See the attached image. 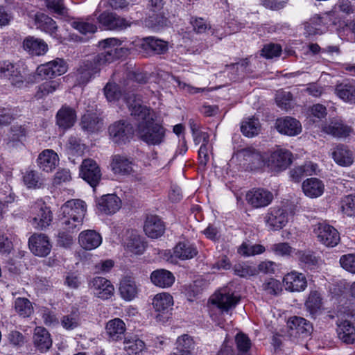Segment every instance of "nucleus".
<instances>
[{
	"mask_svg": "<svg viewBox=\"0 0 355 355\" xmlns=\"http://www.w3.org/2000/svg\"><path fill=\"white\" fill-rule=\"evenodd\" d=\"M66 148L68 153L72 155H81L85 149L84 146L80 144V139L75 136L69 138Z\"/></svg>",
	"mask_w": 355,
	"mask_h": 355,
	"instance_id": "nucleus-55",
	"label": "nucleus"
},
{
	"mask_svg": "<svg viewBox=\"0 0 355 355\" xmlns=\"http://www.w3.org/2000/svg\"><path fill=\"white\" fill-rule=\"evenodd\" d=\"M22 46L25 51L33 56L43 55L49 50L48 44L43 40L33 36L26 37L23 41Z\"/></svg>",
	"mask_w": 355,
	"mask_h": 355,
	"instance_id": "nucleus-21",
	"label": "nucleus"
},
{
	"mask_svg": "<svg viewBox=\"0 0 355 355\" xmlns=\"http://www.w3.org/2000/svg\"><path fill=\"white\" fill-rule=\"evenodd\" d=\"M275 99L277 105L282 109L288 110L291 108L292 95L290 92L284 91L278 92Z\"/></svg>",
	"mask_w": 355,
	"mask_h": 355,
	"instance_id": "nucleus-62",
	"label": "nucleus"
},
{
	"mask_svg": "<svg viewBox=\"0 0 355 355\" xmlns=\"http://www.w3.org/2000/svg\"><path fill=\"white\" fill-rule=\"evenodd\" d=\"M342 213L348 216H355V195L349 194L343 197L340 202Z\"/></svg>",
	"mask_w": 355,
	"mask_h": 355,
	"instance_id": "nucleus-52",
	"label": "nucleus"
},
{
	"mask_svg": "<svg viewBox=\"0 0 355 355\" xmlns=\"http://www.w3.org/2000/svg\"><path fill=\"white\" fill-rule=\"evenodd\" d=\"M99 23L107 30H120L129 26L125 19L116 14L104 12L98 17Z\"/></svg>",
	"mask_w": 355,
	"mask_h": 355,
	"instance_id": "nucleus-23",
	"label": "nucleus"
},
{
	"mask_svg": "<svg viewBox=\"0 0 355 355\" xmlns=\"http://www.w3.org/2000/svg\"><path fill=\"white\" fill-rule=\"evenodd\" d=\"M283 286L290 293H301L308 286L306 275L296 270H292L284 275L282 279Z\"/></svg>",
	"mask_w": 355,
	"mask_h": 355,
	"instance_id": "nucleus-12",
	"label": "nucleus"
},
{
	"mask_svg": "<svg viewBox=\"0 0 355 355\" xmlns=\"http://www.w3.org/2000/svg\"><path fill=\"white\" fill-rule=\"evenodd\" d=\"M288 221V214L284 209H271L268 216V225L274 230L282 229Z\"/></svg>",
	"mask_w": 355,
	"mask_h": 355,
	"instance_id": "nucleus-36",
	"label": "nucleus"
},
{
	"mask_svg": "<svg viewBox=\"0 0 355 355\" xmlns=\"http://www.w3.org/2000/svg\"><path fill=\"white\" fill-rule=\"evenodd\" d=\"M261 130L259 120L254 117L243 120L241 125V131L248 137H253L257 135Z\"/></svg>",
	"mask_w": 355,
	"mask_h": 355,
	"instance_id": "nucleus-46",
	"label": "nucleus"
},
{
	"mask_svg": "<svg viewBox=\"0 0 355 355\" xmlns=\"http://www.w3.org/2000/svg\"><path fill=\"white\" fill-rule=\"evenodd\" d=\"M339 263L346 271L355 274V254H347L340 257Z\"/></svg>",
	"mask_w": 355,
	"mask_h": 355,
	"instance_id": "nucleus-59",
	"label": "nucleus"
},
{
	"mask_svg": "<svg viewBox=\"0 0 355 355\" xmlns=\"http://www.w3.org/2000/svg\"><path fill=\"white\" fill-rule=\"evenodd\" d=\"M304 306L313 317L320 313L323 306V298L320 291L316 289L311 290L305 301Z\"/></svg>",
	"mask_w": 355,
	"mask_h": 355,
	"instance_id": "nucleus-35",
	"label": "nucleus"
},
{
	"mask_svg": "<svg viewBox=\"0 0 355 355\" xmlns=\"http://www.w3.org/2000/svg\"><path fill=\"white\" fill-rule=\"evenodd\" d=\"M198 254L196 248L189 242H179L173 248V255L181 260L191 259Z\"/></svg>",
	"mask_w": 355,
	"mask_h": 355,
	"instance_id": "nucleus-38",
	"label": "nucleus"
},
{
	"mask_svg": "<svg viewBox=\"0 0 355 355\" xmlns=\"http://www.w3.org/2000/svg\"><path fill=\"white\" fill-rule=\"evenodd\" d=\"M150 280L156 286L160 288L171 287L174 282L173 274L165 269H157L150 274Z\"/></svg>",
	"mask_w": 355,
	"mask_h": 355,
	"instance_id": "nucleus-34",
	"label": "nucleus"
},
{
	"mask_svg": "<svg viewBox=\"0 0 355 355\" xmlns=\"http://www.w3.org/2000/svg\"><path fill=\"white\" fill-rule=\"evenodd\" d=\"M173 304V297L167 293L157 294L153 300V306L157 312L167 311Z\"/></svg>",
	"mask_w": 355,
	"mask_h": 355,
	"instance_id": "nucleus-45",
	"label": "nucleus"
},
{
	"mask_svg": "<svg viewBox=\"0 0 355 355\" xmlns=\"http://www.w3.org/2000/svg\"><path fill=\"white\" fill-rule=\"evenodd\" d=\"M80 125L83 130L94 132L102 128L103 121L94 114H86L82 117Z\"/></svg>",
	"mask_w": 355,
	"mask_h": 355,
	"instance_id": "nucleus-43",
	"label": "nucleus"
},
{
	"mask_svg": "<svg viewBox=\"0 0 355 355\" xmlns=\"http://www.w3.org/2000/svg\"><path fill=\"white\" fill-rule=\"evenodd\" d=\"M276 128L281 134L288 136H295L302 132V125L300 121L291 117L277 119Z\"/></svg>",
	"mask_w": 355,
	"mask_h": 355,
	"instance_id": "nucleus-24",
	"label": "nucleus"
},
{
	"mask_svg": "<svg viewBox=\"0 0 355 355\" xmlns=\"http://www.w3.org/2000/svg\"><path fill=\"white\" fill-rule=\"evenodd\" d=\"M322 130L336 138H346L352 132L351 128L345 125L340 119H334L331 121L329 124L323 125Z\"/></svg>",
	"mask_w": 355,
	"mask_h": 355,
	"instance_id": "nucleus-26",
	"label": "nucleus"
},
{
	"mask_svg": "<svg viewBox=\"0 0 355 355\" xmlns=\"http://www.w3.org/2000/svg\"><path fill=\"white\" fill-rule=\"evenodd\" d=\"M139 292V288L134 278L124 277L119 284V293L123 299L126 301H131L135 299Z\"/></svg>",
	"mask_w": 355,
	"mask_h": 355,
	"instance_id": "nucleus-32",
	"label": "nucleus"
},
{
	"mask_svg": "<svg viewBox=\"0 0 355 355\" xmlns=\"http://www.w3.org/2000/svg\"><path fill=\"white\" fill-rule=\"evenodd\" d=\"M60 86V83L58 80L46 81L37 87L35 96L37 99L42 98L49 94L53 93Z\"/></svg>",
	"mask_w": 355,
	"mask_h": 355,
	"instance_id": "nucleus-53",
	"label": "nucleus"
},
{
	"mask_svg": "<svg viewBox=\"0 0 355 355\" xmlns=\"http://www.w3.org/2000/svg\"><path fill=\"white\" fill-rule=\"evenodd\" d=\"M35 24L37 28L49 34L53 37H57L58 26L51 17L44 13L37 14L35 15Z\"/></svg>",
	"mask_w": 355,
	"mask_h": 355,
	"instance_id": "nucleus-37",
	"label": "nucleus"
},
{
	"mask_svg": "<svg viewBox=\"0 0 355 355\" xmlns=\"http://www.w3.org/2000/svg\"><path fill=\"white\" fill-rule=\"evenodd\" d=\"M76 120V113L74 109L69 106H62L57 112L56 123L62 129L71 128Z\"/></svg>",
	"mask_w": 355,
	"mask_h": 355,
	"instance_id": "nucleus-29",
	"label": "nucleus"
},
{
	"mask_svg": "<svg viewBox=\"0 0 355 355\" xmlns=\"http://www.w3.org/2000/svg\"><path fill=\"white\" fill-rule=\"evenodd\" d=\"M96 205L101 212L105 214H113L121 208V200L115 194H107L98 199Z\"/></svg>",
	"mask_w": 355,
	"mask_h": 355,
	"instance_id": "nucleus-22",
	"label": "nucleus"
},
{
	"mask_svg": "<svg viewBox=\"0 0 355 355\" xmlns=\"http://www.w3.org/2000/svg\"><path fill=\"white\" fill-rule=\"evenodd\" d=\"M126 248L135 254H141L144 250V245L139 236L132 234L125 243Z\"/></svg>",
	"mask_w": 355,
	"mask_h": 355,
	"instance_id": "nucleus-56",
	"label": "nucleus"
},
{
	"mask_svg": "<svg viewBox=\"0 0 355 355\" xmlns=\"http://www.w3.org/2000/svg\"><path fill=\"white\" fill-rule=\"evenodd\" d=\"M78 241L84 249L91 250L100 245L102 242V238L94 230H86L79 234Z\"/></svg>",
	"mask_w": 355,
	"mask_h": 355,
	"instance_id": "nucleus-33",
	"label": "nucleus"
},
{
	"mask_svg": "<svg viewBox=\"0 0 355 355\" xmlns=\"http://www.w3.org/2000/svg\"><path fill=\"white\" fill-rule=\"evenodd\" d=\"M15 311L23 318H28L33 313V306L31 301L25 297H17L14 304Z\"/></svg>",
	"mask_w": 355,
	"mask_h": 355,
	"instance_id": "nucleus-49",
	"label": "nucleus"
},
{
	"mask_svg": "<svg viewBox=\"0 0 355 355\" xmlns=\"http://www.w3.org/2000/svg\"><path fill=\"white\" fill-rule=\"evenodd\" d=\"M33 343L40 352H45L52 345V340L49 331L44 327H37L34 330Z\"/></svg>",
	"mask_w": 355,
	"mask_h": 355,
	"instance_id": "nucleus-30",
	"label": "nucleus"
},
{
	"mask_svg": "<svg viewBox=\"0 0 355 355\" xmlns=\"http://www.w3.org/2000/svg\"><path fill=\"white\" fill-rule=\"evenodd\" d=\"M336 331L339 339L345 343H352L355 340V327L347 320L338 323Z\"/></svg>",
	"mask_w": 355,
	"mask_h": 355,
	"instance_id": "nucleus-40",
	"label": "nucleus"
},
{
	"mask_svg": "<svg viewBox=\"0 0 355 355\" xmlns=\"http://www.w3.org/2000/svg\"><path fill=\"white\" fill-rule=\"evenodd\" d=\"M313 232L318 241L327 248H334L340 241L339 232L334 226L326 223L316 224Z\"/></svg>",
	"mask_w": 355,
	"mask_h": 355,
	"instance_id": "nucleus-6",
	"label": "nucleus"
},
{
	"mask_svg": "<svg viewBox=\"0 0 355 355\" xmlns=\"http://www.w3.org/2000/svg\"><path fill=\"white\" fill-rule=\"evenodd\" d=\"M68 70V64L62 58L41 64L37 67V72L40 76L48 78H53L65 73Z\"/></svg>",
	"mask_w": 355,
	"mask_h": 355,
	"instance_id": "nucleus-17",
	"label": "nucleus"
},
{
	"mask_svg": "<svg viewBox=\"0 0 355 355\" xmlns=\"http://www.w3.org/2000/svg\"><path fill=\"white\" fill-rule=\"evenodd\" d=\"M235 340L239 350L238 355H249L248 351L251 347V341L248 336L239 333L236 336Z\"/></svg>",
	"mask_w": 355,
	"mask_h": 355,
	"instance_id": "nucleus-54",
	"label": "nucleus"
},
{
	"mask_svg": "<svg viewBox=\"0 0 355 355\" xmlns=\"http://www.w3.org/2000/svg\"><path fill=\"white\" fill-rule=\"evenodd\" d=\"M288 330L286 334L280 337H286L293 342H297L301 338L309 336L312 332L311 323L304 318L292 316L286 322Z\"/></svg>",
	"mask_w": 355,
	"mask_h": 355,
	"instance_id": "nucleus-5",
	"label": "nucleus"
},
{
	"mask_svg": "<svg viewBox=\"0 0 355 355\" xmlns=\"http://www.w3.org/2000/svg\"><path fill=\"white\" fill-rule=\"evenodd\" d=\"M175 350L178 353H185L187 354H192L191 352L195 347V343L193 338L187 335L184 334L179 336L176 340Z\"/></svg>",
	"mask_w": 355,
	"mask_h": 355,
	"instance_id": "nucleus-50",
	"label": "nucleus"
},
{
	"mask_svg": "<svg viewBox=\"0 0 355 355\" xmlns=\"http://www.w3.org/2000/svg\"><path fill=\"white\" fill-rule=\"evenodd\" d=\"M331 25H336V21L332 20L328 12H325L313 15L302 23V27L305 37H313L324 34L330 30Z\"/></svg>",
	"mask_w": 355,
	"mask_h": 355,
	"instance_id": "nucleus-3",
	"label": "nucleus"
},
{
	"mask_svg": "<svg viewBox=\"0 0 355 355\" xmlns=\"http://www.w3.org/2000/svg\"><path fill=\"white\" fill-rule=\"evenodd\" d=\"M104 94L110 102L115 101L121 97V92L117 85L108 83L104 88Z\"/></svg>",
	"mask_w": 355,
	"mask_h": 355,
	"instance_id": "nucleus-60",
	"label": "nucleus"
},
{
	"mask_svg": "<svg viewBox=\"0 0 355 355\" xmlns=\"http://www.w3.org/2000/svg\"><path fill=\"white\" fill-rule=\"evenodd\" d=\"M28 247L35 256L45 257L50 254L52 245L48 236L42 233H35L28 239Z\"/></svg>",
	"mask_w": 355,
	"mask_h": 355,
	"instance_id": "nucleus-13",
	"label": "nucleus"
},
{
	"mask_svg": "<svg viewBox=\"0 0 355 355\" xmlns=\"http://www.w3.org/2000/svg\"><path fill=\"white\" fill-rule=\"evenodd\" d=\"M80 176L92 187L95 188L101 179V171L98 164L92 159H85L80 167Z\"/></svg>",
	"mask_w": 355,
	"mask_h": 355,
	"instance_id": "nucleus-11",
	"label": "nucleus"
},
{
	"mask_svg": "<svg viewBox=\"0 0 355 355\" xmlns=\"http://www.w3.org/2000/svg\"><path fill=\"white\" fill-rule=\"evenodd\" d=\"M132 44L133 47L131 49L142 53L153 52L156 54H162L168 50L167 42L155 37L138 39L132 42Z\"/></svg>",
	"mask_w": 355,
	"mask_h": 355,
	"instance_id": "nucleus-8",
	"label": "nucleus"
},
{
	"mask_svg": "<svg viewBox=\"0 0 355 355\" xmlns=\"http://www.w3.org/2000/svg\"><path fill=\"white\" fill-rule=\"evenodd\" d=\"M130 114L138 121L137 135L141 140L148 145H159L165 139L166 129L153 119L151 110L141 105V101L135 94L125 98Z\"/></svg>",
	"mask_w": 355,
	"mask_h": 355,
	"instance_id": "nucleus-2",
	"label": "nucleus"
},
{
	"mask_svg": "<svg viewBox=\"0 0 355 355\" xmlns=\"http://www.w3.org/2000/svg\"><path fill=\"white\" fill-rule=\"evenodd\" d=\"M190 24L193 26L194 31L197 33H203L208 29L211 32L213 30L209 24L202 17H191L190 19Z\"/></svg>",
	"mask_w": 355,
	"mask_h": 355,
	"instance_id": "nucleus-61",
	"label": "nucleus"
},
{
	"mask_svg": "<svg viewBox=\"0 0 355 355\" xmlns=\"http://www.w3.org/2000/svg\"><path fill=\"white\" fill-rule=\"evenodd\" d=\"M94 294L102 300H107L114 294V286L107 279L101 277H94L89 283Z\"/></svg>",
	"mask_w": 355,
	"mask_h": 355,
	"instance_id": "nucleus-19",
	"label": "nucleus"
},
{
	"mask_svg": "<svg viewBox=\"0 0 355 355\" xmlns=\"http://www.w3.org/2000/svg\"><path fill=\"white\" fill-rule=\"evenodd\" d=\"M29 212L30 223L35 229L43 230L51 225L53 214L50 207L42 199L31 203Z\"/></svg>",
	"mask_w": 355,
	"mask_h": 355,
	"instance_id": "nucleus-4",
	"label": "nucleus"
},
{
	"mask_svg": "<svg viewBox=\"0 0 355 355\" xmlns=\"http://www.w3.org/2000/svg\"><path fill=\"white\" fill-rule=\"evenodd\" d=\"M112 171L115 174L130 175L133 172V162L125 156L114 155L110 164Z\"/></svg>",
	"mask_w": 355,
	"mask_h": 355,
	"instance_id": "nucleus-28",
	"label": "nucleus"
},
{
	"mask_svg": "<svg viewBox=\"0 0 355 355\" xmlns=\"http://www.w3.org/2000/svg\"><path fill=\"white\" fill-rule=\"evenodd\" d=\"M59 158L56 153L53 150H43L38 156L37 164L40 169L50 172L58 164Z\"/></svg>",
	"mask_w": 355,
	"mask_h": 355,
	"instance_id": "nucleus-31",
	"label": "nucleus"
},
{
	"mask_svg": "<svg viewBox=\"0 0 355 355\" xmlns=\"http://www.w3.org/2000/svg\"><path fill=\"white\" fill-rule=\"evenodd\" d=\"M123 344V349L129 355H142L146 349L145 343L137 336L125 337Z\"/></svg>",
	"mask_w": 355,
	"mask_h": 355,
	"instance_id": "nucleus-39",
	"label": "nucleus"
},
{
	"mask_svg": "<svg viewBox=\"0 0 355 355\" xmlns=\"http://www.w3.org/2000/svg\"><path fill=\"white\" fill-rule=\"evenodd\" d=\"M331 157L342 167H349L354 163V153L347 146L337 145L331 149Z\"/></svg>",
	"mask_w": 355,
	"mask_h": 355,
	"instance_id": "nucleus-20",
	"label": "nucleus"
},
{
	"mask_svg": "<svg viewBox=\"0 0 355 355\" xmlns=\"http://www.w3.org/2000/svg\"><path fill=\"white\" fill-rule=\"evenodd\" d=\"M144 230L148 237L157 239L164 234L165 225L158 216H150L145 220Z\"/></svg>",
	"mask_w": 355,
	"mask_h": 355,
	"instance_id": "nucleus-25",
	"label": "nucleus"
},
{
	"mask_svg": "<svg viewBox=\"0 0 355 355\" xmlns=\"http://www.w3.org/2000/svg\"><path fill=\"white\" fill-rule=\"evenodd\" d=\"M73 27L83 35L94 33L97 29L96 26L94 24L84 21H73Z\"/></svg>",
	"mask_w": 355,
	"mask_h": 355,
	"instance_id": "nucleus-63",
	"label": "nucleus"
},
{
	"mask_svg": "<svg viewBox=\"0 0 355 355\" xmlns=\"http://www.w3.org/2000/svg\"><path fill=\"white\" fill-rule=\"evenodd\" d=\"M244 159L248 162V168L254 172H263L266 166L264 153L252 147L242 150Z\"/></svg>",
	"mask_w": 355,
	"mask_h": 355,
	"instance_id": "nucleus-18",
	"label": "nucleus"
},
{
	"mask_svg": "<svg viewBox=\"0 0 355 355\" xmlns=\"http://www.w3.org/2000/svg\"><path fill=\"white\" fill-rule=\"evenodd\" d=\"M83 220L78 222L76 218L72 219L66 217L64 214H60L58 219V225L60 230L67 233H73L77 232L83 224Z\"/></svg>",
	"mask_w": 355,
	"mask_h": 355,
	"instance_id": "nucleus-48",
	"label": "nucleus"
},
{
	"mask_svg": "<svg viewBox=\"0 0 355 355\" xmlns=\"http://www.w3.org/2000/svg\"><path fill=\"white\" fill-rule=\"evenodd\" d=\"M49 10L58 15H64L66 13V8L62 0H45Z\"/></svg>",
	"mask_w": 355,
	"mask_h": 355,
	"instance_id": "nucleus-64",
	"label": "nucleus"
},
{
	"mask_svg": "<svg viewBox=\"0 0 355 355\" xmlns=\"http://www.w3.org/2000/svg\"><path fill=\"white\" fill-rule=\"evenodd\" d=\"M292 153L286 148L277 146L268 159V167L271 172L278 173L285 171L293 162Z\"/></svg>",
	"mask_w": 355,
	"mask_h": 355,
	"instance_id": "nucleus-7",
	"label": "nucleus"
},
{
	"mask_svg": "<svg viewBox=\"0 0 355 355\" xmlns=\"http://www.w3.org/2000/svg\"><path fill=\"white\" fill-rule=\"evenodd\" d=\"M339 12L347 15L355 12V6H354L349 0H338L332 7L331 10L328 11L333 21H335Z\"/></svg>",
	"mask_w": 355,
	"mask_h": 355,
	"instance_id": "nucleus-47",
	"label": "nucleus"
},
{
	"mask_svg": "<svg viewBox=\"0 0 355 355\" xmlns=\"http://www.w3.org/2000/svg\"><path fill=\"white\" fill-rule=\"evenodd\" d=\"M338 97L345 102L355 101V87L351 85H339L335 89Z\"/></svg>",
	"mask_w": 355,
	"mask_h": 355,
	"instance_id": "nucleus-51",
	"label": "nucleus"
},
{
	"mask_svg": "<svg viewBox=\"0 0 355 355\" xmlns=\"http://www.w3.org/2000/svg\"><path fill=\"white\" fill-rule=\"evenodd\" d=\"M212 304L217 306L222 311L228 312L234 309L239 302V298L227 288H223L216 292L211 299Z\"/></svg>",
	"mask_w": 355,
	"mask_h": 355,
	"instance_id": "nucleus-14",
	"label": "nucleus"
},
{
	"mask_svg": "<svg viewBox=\"0 0 355 355\" xmlns=\"http://www.w3.org/2000/svg\"><path fill=\"white\" fill-rule=\"evenodd\" d=\"M163 0H149L148 8L152 15L146 20V24L151 28L166 26L168 21L167 10Z\"/></svg>",
	"mask_w": 355,
	"mask_h": 355,
	"instance_id": "nucleus-9",
	"label": "nucleus"
},
{
	"mask_svg": "<svg viewBox=\"0 0 355 355\" xmlns=\"http://www.w3.org/2000/svg\"><path fill=\"white\" fill-rule=\"evenodd\" d=\"M87 211L85 202L80 199H72L67 201L60 207V214H64L66 217L75 219L77 221L83 220Z\"/></svg>",
	"mask_w": 355,
	"mask_h": 355,
	"instance_id": "nucleus-16",
	"label": "nucleus"
},
{
	"mask_svg": "<svg viewBox=\"0 0 355 355\" xmlns=\"http://www.w3.org/2000/svg\"><path fill=\"white\" fill-rule=\"evenodd\" d=\"M22 181L29 189H37L42 187L44 182L39 173L34 170H27L23 173Z\"/></svg>",
	"mask_w": 355,
	"mask_h": 355,
	"instance_id": "nucleus-44",
	"label": "nucleus"
},
{
	"mask_svg": "<svg viewBox=\"0 0 355 355\" xmlns=\"http://www.w3.org/2000/svg\"><path fill=\"white\" fill-rule=\"evenodd\" d=\"M62 327L67 330H72L80 324L79 315L76 312H73L62 317L61 320Z\"/></svg>",
	"mask_w": 355,
	"mask_h": 355,
	"instance_id": "nucleus-58",
	"label": "nucleus"
},
{
	"mask_svg": "<svg viewBox=\"0 0 355 355\" xmlns=\"http://www.w3.org/2000/svg\"><path fill=\"white\" fill-rule=\"evenodd\" d=\"M246 200L253 207H264L266 205V191L263 189H252L247 193Z\"/></svg>",
	"mask_w": 355,
	"mask_h": 355,
	"instance_id": "nucleus-42",
	"label": "nucleus"
},
{
	"mask_svg": "<svg viewBox=\"0 0 355 355\" xmlns=\"http://www.w3.org/2000/svg\"><path fill=\"white\" fill-rule=\"evenodd\" d=\"M302 191L309 198L320 197L324 191L325 186L322 180L316 178L305 180L302 184Z\"/></svg>",
	"mask_w": 355,
	"mask_h": 355,
	"instance_id": "nucleus-27",
	"label": "nucleus"
},
{
	"mask_svg": "<svg viewBox=\"0 0 355 355\" xmlns=\"http://www.w3.org/2000/svg\"><path fill=\"white\" fill-rule=\"evenodd\" d=\"M106 331L112 340L121 339L125 331V323L119 318L111 320L107 323Z\"/></svg>",
	"mask_w": 355,
	"mask_h": 355,
	"instance_id": "nucleus-41",
	"label": "nucleus"
},
{
	"mask_svg": "<svg viewBox=\"0 0 355 355\" xmlns=\"http://www.w3.org/2000/svg\"><path fill=\"white\" fill-rule=\"evenodd\" d=\"M234 274L241 277H247L255 275L258 273V270L256 267L249 266L246 263H238L234 266Z\"/></svg>",
	"mask_w": 355,
	"mask_h": 355,
	"instance_id": "nucleus-57",
	"label": "nucleus"
},
{
	"mask_svg": "<svg viewBox=\"0 0 355 355\" xmlns=\"http://www.w3.org/2000/svg\"><path fill=\"white\" fill-rule=\"evenodd\" d=\"M121 44L122 42L114 37L100 41L98 46L102 49V51L92 60H86L80 63L72 73L76 85L87 84L101 71V67L127 55L129 49L121 46Z\"/></svg>",
	"mask_w": 355,
	"mask_h": 355,
	"instance_id": "nucleus-1",
	"label": "nucleus"
},
{
	"mask_svg": "<svg viewBox=\"0 0 355 355\" xmlns=\"http://www.w3.org/2000/svg\"><path fill=\"white\" fill-rule=\"evenodd\" d=\"M0 73L8 78L12 85L17 87H21L25 81L20 68L8 60L0 61Z\"/></svg>",
	"mask_w": 355,
	"mask_h": 355,
	"instance_id": "nucleus-15",
	"label": "nucleus"
},
{
	"mask_svg": "<svg viewBox=\"0 0 355 355\" xmlns=\"http://www.w3.org/2000/svg\"><path fill=\"white\" fill-rule=\"evenodd\" d=\"M108 130L111 139L117 144H123L129 141L134 134L132 125L125 121L114 123L109 127Z\"/></svg>",
	"mask_w": 355,
	"mask_h": 355,
	"instance_id": "nucleus-10",
	"label": "nucleus"
}]
</instances>
